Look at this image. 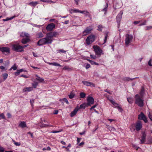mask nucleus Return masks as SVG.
<instances>
[{
	"label": "nucleus",
	"mask_w": 152,
	"mask_h": 152,
	"mask_svg": "<svg viewBox=\"0 0 152 152\" xmlns=\"http://www.w3.org/2000/svg\"><path fill=\"white\" fill-rule=\"evenodd\" d=\"M107 128L111 131L114 132L115 131V129L113 127L110 126H107Z\"/></svg>",
	"instance_id": "obj_29"
},
{
	"label": "nucleus",
	"mask_w": 152,
	"mask_h": 152,
	"mask_svg": "<svg viewBox=\"0 0 152 152\" xmlns=\"http://www.w3.org/2000/svg\"><path fill=\"white\" fill-rule=\"evenodd\" d=\"M138 119L139 120H143L145 123L148 122L147 119L143 113L141 112L138 116Z\"/></svg>",
	"instance_id": "obj_9"
},
{
	"label": "nucleus",
	"mask_w": 152,
	"mask_h": 152,
	"mask_svg": "<svg viewBox=\"0 0 152 152\" xmlns=\"http://www.w3.org/2000/svg\"><path fill=\"white\" fill-rule=\"evenodd\" d=\"M31 105L32 107L33 106V104L34 103V99H31L30 101Z\"/></svg>",
	"instance_id": "obj_49"
},
{
	"label": "nucleus",
	"mask_w": 152,
	"mask_h": 152,
	"mask_svg": "<svg viewBox=\"0 0 152 152\" xmlns=\"http://www.w3.org/2000/svg\"><path fill=\"white\" fill-rule=\"evenodd\" d=\"M38 84V83L37 82H35L34 83H32V86L34 88H36Z\"/></svg>",
	"instance_id": "obj_33"
},
{
	"label": "nucleus",
	"mask_w": 152,
	"mask_h": 152,
	"mask_svg": "<svg viewBox=\"0 0 152 152\" xmlns=\"http://www.w3.org/2000/svg\"><path fill=\"white\" fill-rule=\"evenodd\" d=\"M93 48L94 50L96 55L100 57L102 55L104 54V52L97 45H94Z\"/></svg>",
	"instance_id": "obj_3"
},
{
	"label": "nucleus",
	"mask_w": 152,
	"mask_h": 152,
	"mask_svg": "<svg viewBox=\"0 0 152 152\" xmlns=\"http://www.w3.org/2000/svg\"><path fill=\"white\" fill-rule=\"evenodd\" d=\"M0 117L2 119H5V117L3 113L0 114Z\"/></svg>",
	"instance_id": "obj_52"
},
{
	"label": "nucleus",
	"mask_w": 152,
	"mask_h": 152,
	"mask_svg": "<svg viewBox=\"0 0 152 152\" xmlns=\"http://www.w3.org/2000/svg\"><path fill=\"white\" fill-rule=\"evenodd\" d=\"M69 22V20H66L64 22H63L62 23L64 24H67Z\"/></svg>",
	"instance_id": "obj_61"
},
{
	"label": "nucleus",
	"mask_w": 152,
	"mask_h": 152,
	"mask_svg": "<svg viewBox=\"0 0 152 152\" xmlns=\"http://www.w3.org/2000/svg\"><path fill=\"white\" fill-rule=\"evenodd\" d=\"M135 126L137 131H139L140 130L142 127V124L141 122L140 121H138L137 122H136Z\"/></svg>",
	"instance_id": "obj_12"
},
{
	"label": "nucleus",
	"mask_w": 152,
	"mask_h": 152,
	"mask_svg": "<svg viewBox=\"0 0 152 152\" xmlns=\"http://www.w3.org/2000/svg\"><path fill=\"white\" fill-rule=\"evenodd\" d=\"M144 89L143 88H142L141 89L140 92V95H139V96H140V97L143 98V96H144Z\"/></svg>",
	"instance_id": "obj_26"
},
{
	"label": "nucleus",
	"mask_w": 152,
	"mask_h": 152,
	"mask_svg": "<svg viewBox=\"0 0 152 152\" xmlns=\"http://www.w3.org/2000/svg\"><path fill=\"white\" fill-rule=\"evenodd\" d=\"M33 88L31 87H26L23 89V91L25 92L26 91H32Z\"/></svg>",
	"instance_id": "obj_24"
},
{
	"label": "nucleus",
	"mask_w": 152,
	"mask_h": 152,
	"mask_svg": "<svg viewBox=\"0 0 152 152\" xmlns=\"http://www.w3.org/2000/svg\"><path fill=\"white\" fill-rule=\"evenodd\" d=\"M7 115L8 117V118H10L11 116V114L10 113H7Z\"/></svg>",
	"instance_id": "obj_60"
},
{
	"label": "nucleus",
	"mask_w": 152,
	"mask_h": 152,
	"mask_svg": "<svg viewBox=\"0 0 152 152\" xmlns=\"http://www.w3.org/2000/svg\"><path fill=\"white\" fill-rule=\"evenodd\" d=\"M132 146L134 148L136 149L137 150H138L139 148H140L139 147H138L136 145L133 144Z\"/></svg>",
	"instance_id": "obj_44"
},
{
	"label": "nucleus",
	"mask_w": 152,
	"mask_h": 152,
	"mask_svg": "<svg viewBox=\"0 0 152 152\" xmlns=\"http://www.w3.org/2000/svg\"><path fill=\"white\" fill-rule=\"evenodd\" d=\"M80 97L82 98H84L86 96L85 94L84 93H83V92H81L80 93Z\"/></svg>",
	"instance_id": "obj_38"
},
{
	"label": "nucleus",
	"mask_w": 152,
	"mask_h": 152,
	"mask_svg": "<svg viewBox=\"0 0 152 152\" xmlns=\"http://www.w3.org/2000/svg\"><path fill=\"white\" fill-rule=\"evenodd\" d=\"M46 63L49 65H52L54 66H61V65L59 64L56 62L50 63L49 62H46Z\"/></svg>",
	"instance_id": "obj_23"
},
{
	"label": "nucleus",
	"mask_w": 152,
	"mask_h": 152,
	"mask_svg": "<svg viewBox=\"0 0 152 152\" xmlns=\"http://www.w3.org/2000/svg\"><path fill=\"white\" fill-rule=\"evenodd\" d=\"M22 46L18 44H14L12 45V49L18 52H21L23 51L22 49Z\"/></svg>",
	"instance_id": "obj_5"
},
{
	"label": "nucleus",
	"mask_w": 152,
	"mask_h": 152,
	"mask_svg": "<svg viewBox=\"0 0 152 152\" xmlns=\"http://www.w3.org/2000/svg\"><path fill=\"white\" fill-rule=\"evenodd\" d=\"M13 142L14 144L16 146H20V142H16L15 141H14Z\"/></svg>",
	"instance_id": "obj_46"
},
{
	"label": "nucleus",
	"mask_w": 152,
	"mask_h": 152,
	"mask_svg": "<svg viewBox=\"0 0 152 152\" xmlns=\"http://www.w3.org/2000/svg\"><path fill=\"white\" fill-rule=\"evenodd\" d=\"M30 41V39L29 37L27 38L26 39H23L21 41V42L23 44H25Z\"/></svg>",
	"instance_id": "obj_22"
},
{
	"label": "nucleus",
	"mask_w": 152,
	"mask_h": 152,
	"mask_svg": "<svg viewBox=\"0 0 152 152\" xmlns=\"http://www.w3.org/2000/svg\"><path fill=\"white\" fill-rule=\"evenodd\" d=\"M152 61V59L151 58L148 62V65L150 66H152L151 62Z\"/></svg>",
	"instance_id": "obj_45"
},
{
	"label": "nucleus",
	"mask_w": 152,
	"mask_h": 152,
	"mask_svg": "<svg viewBox=\"0 0 152 152\" xmlns=\"http://www.w3.org/2000/svg\"><path fill=\"white\" fill-rule=\"evenodd\" d=\"M146 134L145 132H143L142 134L141 139H140V143L143 144L145 141Z\"/></svg>",
	"instance_id": "obj_17"
},
{
	"label": "nucleus",
	"mask_w": 152,
	"mask_h": 152,
	"mask_svg": "<svg viewBox=\"0 0 152 152\" xmlns=\"http://www.w3.org/2000/svg\"><path fill=\"white\" fill-rule=\"evenodd\" d=\"M107 98V99L109 100L113 104L114 107L117 108L120 112H122L123 111V110L121 107L119 106L118 104L116 103L113 100L109 99L108 97Z\"/></svg>",
	"instance_id": "obj_7"
},
{
	"label": "nucleus",
	"mask_w": 152,
	"mask_h": 152,
	"mask_svg": "<svg viewBox=\"0 0 152 152\" xmlns=\"http://www.w3.org/2000/svg\"><path fill=\"white\" fill-rule=\"evenodd\" d=\"M13 69V70H15L17 69V67L16 66L15 64H14L10 68V70Z\"/></svg>",
	"instance_id": "obj_39"
},
{
	"label": "nucleus",
	"mask_w": 152,
	"mask_h": 152,
	"mask_svg": "<svg viewBox=\"0 0 152 152\" xmlns=\"http://www.w3.org/2000/svg\"><path fill=\"white\" fill-rule=\"evenodd\" d=\"M122 6V5L121 4L120 6H116L115 5H113V7L114 8L115 10H116L117 9L119 8H120L121 6Z\"/></svg>",
	"instance_id": "obj_40"
},
{
	"label": "nucleus",
	"mask_w": 152,
	"mask_h": 152,
	"mask_svg": "<svg viewBox=\"0 0 152 152\" xmlns=\"http://www.w3.org/2000/svg\"><path fill=\"white\" fill-rule=\"evenodd\" d=\"M107 33H107V34H106V35L105 36V38L104 39V43L102 44V45L104 44V43H106V42L107 39Z\"/></svg>",
	"instance_id": "obj_43"
},
{
	"label": "nucleus",
	"mask_w": 152,
	"mask_h": 152,
	"mask_svg": "<svg viewBox=\"0 0 152 152\" xmlns=\"http://www.w3.org/2000/svg\"><path fill=\"white\" fill-rule=\"evenodd\" d=\"M152 143V137H149L148 138V143H146L147 144H149L150 143Z\"/></svg>",
	"instance_id": "obj_37"
},
{
	"label": "nucleus",
	"mask_w": 152,
	"mask_h": 152,
	"mask_svg": "<svg viewBox=\"0 0 152 152\" xmlns=\"http://www.w3.org/2000/svg\"><path fill=\"white\" fill-rule=\"evenodd\" d=\"M102 26L101 25H99L98 26V30L100 31H101L102 30Z\"/></svg>",
	"instance_id": "obj_41"
},
{
	"label": "nucleus",
	"mask_w": 152,
	"mask_h": 152,
	"mask_svg": "<svg viewBox=\"0 0 152 152\" xmlns=\"http://www.w3.org/2000/svg\"><path fill=\"white\" fill-rule=\"evenodd\" d=\"M109 2L108 0H106V3L105 5L104 6V8L102 10V11L104 12V14H106L107 10V8L108 6V2Z\"/></svg>",
	"instance_id": "obj_16"
},
{
	"label": "nucleus",
	"mask_w": 152,
	"mask_h": 152,
	"mask_svg": "<svg viewBox=\"0 0 152 152\" xmlns=\"http://www.w3.org/2000/svg\"><path fill=\"white\" fill-rule=\"evenodd\" d=\"M29 36V34L26 32H22L20 33V36L21 37L28 38Z\"/></svg>",
	"instance_id": "obj_18"
},
{
	"label": "nucleus",
	"mask_w": 152,
	"mask_h": 152,
	"mask_svg": "<svg viewBox=\"0 0 152 152\" xmlns=\"http://www.w3.org/2000/svg\"><path fill=\"white\" fill-rule=\"evenodd\" d=\"M36 80L38 81L39 83H42L44 81V79L39 77V78H36Z\"/></svg>",
	"instance_id": "obj_27"
},
{
	"label": "nucleus",
	"mask_w": 152,
	"mask_h": 152,
	"mask_svg": "<svg viewBox=\"0 0 152 152\" xmlns=\"http://www.w3.org/2000/svg\"><path fill=\"white\" fill-rule=\"evenodd\" d=\"M127 101L129 103H132L133 102V99L132 98L129 97L127 98Z\"/></svg>",
	"instance_id": "obj_32"
},
{
	"label": "nucleus",
	"mask_w": 152,
	"mask_h": 152,
	"mask_svg": "<svg viewBox=\"0 0 152 152\" xmlns=\"http://www.w3.org/2000/svg\"><path fill=\"white\" fill-rule=\"evenodd\" d=\"M95 40V37L94 35H91L88 36L86 39V43L87 45H89L93 42Z\"/></svg>",
	"instance_id": "obj_6"
},
{
	"label": "nucleus",
	"mask_w": 152,
	"mask_h": 152,
	"mask_svg": "<svg viewBox=\"0 0 152 152\" xmlns=\"http://www.w3.org/2000/svg\"><path fill=\"white\" fill-rule=\"evenodd\" d=\"M42 25H37V24H34V26L36 27H38V28H40L41 27Z\"/></svg>",
	"instance_id": "obj_55"
},
{
	"label": "nucleus",
	"mask_w": 152,
	"mask_h": 152,
	"mask_svg": "<svg viewBox=\"0 0 152 152\" xmlns=\"http://www.w3.org/2000/svg\"><path fill=\"white\" fill-rule=\"evenodd\" d=\"M135 103L139 106L142 107L144 105V100L143 98L140 97L139 95L137 94L135 96Z\"/></svg>",
	"instance_id": "obj_2"
},
{
	"label": "nucleus",
	"mask_w": 152,
	"mask_h": 152,
	"mask_svg": "<svg viewBox=\"0 0 152 152\" xmlns=\"http://www.w3.org/2000/svg\"><path fill=\"white\" fill-rule=\"evenodd\" d=\"M88 102L87 105L90 106L94 103V100L93 98L91 96L88 97L87 99Z\"/></svg>",
	"instance_id": "obj_14"
},
{
	"label": "nucleus",
	"mask_w": 152,
	"mask_h": 152,
	"mask_svg": "<svg viewBox=\"0 0 152 152\" xmlns=\"http://www.w3.org/2000/svg\"><path fill=\"white\" fill-rule=\"evenodd\" d=\"M82 83L84 85L86 86H90L93 87H95V84L92 82L86 81H83Z\"/></svg>",
	"instance_id": "obj_15"
},
{
	"label": "nucleus",
	"mask_w": 152,
	"mask_h": 152,
	"mask_svg": "<svg viewBox=\"0 0 152 152\" xmlns=\"http://www.w3.org/2000/svg\"><path fill=\"white\" fill-rule=\"evenodd\" d=\"M75 96V94L72 93H71L69 95V98L72 99Z\"/></svg>",
	"instance_id": "obj_36"
},
{
	"label": "nucleus",
	"mask_w": 152,
	"mask_h": 152,
	"mask_svg": "<svg viewBox=\"0 0 152 152\" xmlns=\"http://www.w3.org/2000/svg\"><path fill=\"white\" fill-rule=\"evenodd\" d=\"M134 79V78H131L129 77H125L124 78V81H129L130 80H132Z\"/></svg>",
	"instance_id": "obj_34"
},
{
	"label": "nucleus",
	"mask_w": 152,
	"mask_h": 152,
	"mask_svg": "<svg viewBox=\"0 0 152 152\" xmlns=\"http://www.w3.org/2000/svg\"><path fill=\"white\" fill-rule=\"evenodd\" d=\"M57 34L56 32H52L48 33L45 37L40 39L37 42V45L41 46L48 44H51L52 42V38L56 37Z\"/></svg>",
	"instance_id": "obj_1"
},
{
	"label": "nucleus",
	"mask_w": 152,
	"mask_h": 152,
	"mask_svg": "<svg viewBox=\"0 0 152 152\" xmlns=\"http://www.w3.org/2000/svg\"><path fill=\"white\" fill-rule=\"evenodd\" d=\"M39 3L37 1H32L28 4V5H31V6L35 7L37 4H38Z\"/></svg>",
	"instance_id": "obj_21"
},
{
	"label": "nucleus",
	"mask_w": 152,
	"mask_h": 152,
	"mask_svg": "<svg viewBox=\"0 0 152 152\" xmlns=\"http://www.w3.org/2000/svg\"><path fill=\"white\" fill-rule=\"evenodd\" d=\"M92 30V28L91 26H89L86 28L83 31V36H85L91 33Z\"/></svg>",
	"instance_id": "obj_10"
},
{
	"label": "nucleus",
	"mask_w": 152,
	"mask_h": 152,
	"mask_svg": "<svg viewBox=\"0 0 152 152\" xmlns=\"http://www.w3.org/2000/svg\"><path fill=\"white\" fill-rule=\"evenodd\" d=\"M79 109L78 107H76L75 108L71 113L70 116L72 117L75 116L79 110Z\"/></svg>",
	"instance_id": "obj_19"
},
{
	"label": "nucleus",
	"mask_w": 152,
	"mask_h": 152,
	"mask_svg": "<svg viewBox=\"0 0 152 152\" xmlns=\"http://www.w3.org/2000/svg\"><path fill=\"white\" fill-rule=\"evenodd\" d=\"M90 56L91 58H92L93 59H96V56L93 55H90Z\"/></svg>",
	"instance_id": "obj_47"
},
{
	"label": "nucleus",
	"mask_w": 152,
	"mask_h": 152,
	"mask_svg": "<svg viewBox=\"0 0 152 152\" xmlns=\"http://www.w3.org/2000/svg\"><path fill=\"white\" fill-rule=\"evenodd\" d=\"M4 149L2 147L0 146V152H4Z\"/></svg>",
	"instance_id": "obj_50"
},
{
	"label": "nucleus",
	"mask_w": 152,
	"mask_h": 152,
	"mask_svg": "<svg viewBox=\"0 0 152 152\" xmlns=\"http://www.w3.org/2000/svg\"><path fill=\"white\" fill-rule=\"evenodd\" d=\"M97 105L96 104L95 105H94L92 106L90 108V110H92V109H93L94 108H95V107H96L97 106Z\"/></svg>",
	"instance_id": "obj_56"
},
{
	"label": "nucleus",
	"mask_w": 152,
	"mask_h": 152,
	"mask_svg": "<svg viewBox=\"0 0 152 152\" xmlns=\"http://www.w3.org/2000/svg\"><path fill=\"white\" fill-rule=\"evenodd\" d=\"M81 139L78 137L77 138V144H78L80 142Z\"/></svg>",
	"instance_id": "obj_63"
},
{
	"label": "nucleus",
	"mask_w": 152,
	"mask_h": 152,
	"mask_svg": "<svg viewBox=\"0 0 152 152\" xmlns=\"http://www.w3.org/2000/svg\"><path fill=\"white\" fill-rule=\"evenodd\" d=\"M146 22L145 21L144 22H143L142 23L140 24L139 25L140 26H142L145 25L146 24Z\"/></svg>",
	"instance_id": "obj_62"
},
{
	"label": "nucleus",
	"mask_w": 152,
	"mask_h": 152,
	"mask_svg": "<svg viewBox=\"0 0 152 152\" xmlns=\"http://www.w3.org/2000/svg\"><path fill=\"white\" fill-rule=\"evenodd\" d=\"M133 38L132 35L127 34L125 35V44L126 46H128L132 42Z\"/></svg>",
	"instance_id": "obj_4"
},
{
	"label": "nucleus",
	"mask_w": 152,
	"mask_h": 152,
	"mask_svg": "<svg viewBox=\"0 0 152 152\" xmlns=\"http://www.w3.org/2000/svg\"><path fill=\"white\" fill-rule=\"evenodd\" d=\"M20 72L19 71H18V69L17 70V72L15 73L14 74L16 76L18 75L20 73Z\"/></svg>",
	"instance_id": "obj_48"
},
{
	"label": "nucleus",
	"mask_w": 152,
	"mask_h": 152,
	"mask_svg": "<svg viewBox=\"0 0 152 152\" xmlns=\"http://www.w3.org/2000/svg\"><path fill=\"white\" fill-rule=\"evenodd\" d=\"M69 12L71 14L74 13V10L73 9H70L69 10Z\"/></svg>",
	"instance_id": "obj_57"
},
{
	"label": "nucleus",
	"mask_w": 152,
	"mask_h": 152,
	"mask_svg": "<svg viewBox=\"0 0 152 152\" xmlns=\"http://www.w3.org/2000/svg\"><path fill=\"white\" fill-rule=\"evenodd\" d=\"M80 13L84 14L86 16H88L89 17L91 16V15L90 13L87 10H86L83 11L80 10Z\"/></svg>",
	"instance_id": "obj_20"
},
{
	"label": "nucleus",
	"mask_w": 152,
	"mask_h": 152,
	"mask_svg": "<svg viewBox=\"0 0 152 152\" xmlns=\"http://www.w3.org/2000/svg\"><path fill=\"white\" fill-rule=\"evenodd\" d=\"M1 51L3 53H6L7 54H9L10 53V48L7 47H1Z\"/></svg>",
	"instance_id": "obj_13"
},
{
	"label": "nucleus",
	"mask_w": 152,
	"mask_h": 152,
	"mask_svg": "<svg viewBox=\"0 0 152 152\" xmlns=\"http://www.w3.org/2000/svg\"><path fill=\"white\" fill-rule=\"evenodd\" d=\"M66 52V51L63 50V49H61L59 50V52L61 53H65Z\"/></svg>",
	"instance_id": "obj_51"
},
{
	"label": "nucleus",
	"mask_w": 152,
	"mask_h": 152,
	"mask_svg": "<svg viewBox=\"0 0 152 152\" xmlns=\"http://www.w3.org/2000/svg\"><path fill=\"white\" fill-rule=\"evenodd\" d=\"M55 25L53 23H51L48 24L46 27V29L47 31H52L55 27Z\"/></svg>",
	"instance_id": "obj_11"
},
{
	"label": "nucleus",
	"mask_w": 152,
	"mask_h": 152,
	"mask_svg": "<svg viewBox=\"0 0 152 152\" xmlns=\"http://www.w3.org/2000/svg\"><path fill=\"white\" fill-rule=\"evenodd\" d=\"M74 13L80 12V10L77 9H74Z\"/></svg>",
	"instance_id": "obj_54"
},
{
	"label": "nucleus",
	"mask_w": 152,
	"mask_h": 152,
	"mask_svg": "<svg viewBox=\"0 0 152 152\" xmlns=\"http://www.w3.org/2000/svg\"><path fill=\"white\" fill-rule=\"evenodd\" d=\"M152 28V26H147L146 27V30H148L150 29H151Z\"/></svg>",
	"instance_id": "obj_53"
},
{
	"label": "nucleus",
	"mask_w": 152,
	"mask_h": 152,
	"mask_svg": "<svg viewBox=\"0 0 152 152\" xmlns=\"http://www.w3.org/2000/svg\"><path fill=\"white\" fill-rule=\"evenodd\" d=\"M19 126L21 127L22 128H24L26 127V124L25 122L21 121L20 122V123Z\"/></svg>",
	"instance_id": "obj_25"
},
{
	"label": "nucleus",
	"mask_w": 152,
	"mask_h": 152,
	"mask_svg": "<svg viewBox=\"0 0 152 152\" xmlns=\"http://www.w3.org/2000/svg\"><path fill=\"white\" fill-rule=\"evenodd\" d=\"M61 131H52L51 132L53 133H59V132H61Z\"/></svg>",
	"instance_id": "obj_58"
},
{
	"label": "nucleus",
	"mask_w": 152,
	"mask_h": 152,
	"mask_svg": "<svg viewBox=\"0 0 152 152\" xmlns=\"http://www.w3.org/2000/svg\"><path fill=\"white\" fill-rule=\"evenodd\" d=\"M90 67V65L89 64H87L86 65V69H88Z\"/></svg>",
	"instance_id": "obj_59"
},
{
	"label": "nucleus",
	"mask_w": 152,
	"mask_h": 152,
	"mask_svg": "<svg viewBox=\"0 0 152 152\" xmlns=\"http://www.w3.org/2000/svg\"><path fill=\"white\" fill-rule=\"evenodd\" d=\"M123 14V12L122 11H121L116 17V22L118 24V28H119L120 26V22L122 19Z\"/></svg>",
	"instance_id": "obj_8"
},
{
	"label": "nucleus",
	"mask_w": 152,
	"mask_h": 152,
	"mask_svg": "<svg viewBox=\"0 0 152 152\" xmlns=\"http://www.w3.org/2000/svg\"><path fill=\"white\" fill-rule=\"evenodd\" d=\"M148 117L150 120L152 121V115L149 114L148 115Z\"/></svg>",
	"instance_id": "obj_64"
},
{
	"label": "nucleus",
	"mask_w": 152,
	"mask_h": 152,
	"mask_svg": "<svg viewBox=\"0 0 152 152\" xmlns=\"http://www.w3.org/2000/svg\"><path fill=\"white\" fill-rule=\"evenodd\" d=\"M37 36L38 38H40L43 37L44 36V35L42 33L39 32L37 34Z\"/></svg>",
	"instance_id": "obj_28"
},
{
	"label": "nucleus",
	"mask_w": 152,
	"mask_h": 152,
	"mask_svg": "<svg viewBox=\"0 0 152 152\" xmlns=\"http://www.w3.org/2000/svg\"><path fill=\"white\" fill-rule=\"evenodd\" d=\"M2 76L3 77L4 81L7 78L8 75L7 73H5L3 74Z\"/></svg>",
	"instance_id": "obj_35"
},
{
	"label": "nucleus",
	"mask_w": 152,
	"mask_h": 152,
	"mask_svg": "<svg viewBox=\"0 0 152 152\" xmlns=\"http://www.w3.org/2000/svg\"><path fill=\"white\" fill-rule=\"evenodd\" d=\"M87 60L92 65H99V64L98 63H97L95 62L92 61L89 59H88Z\"/></svg>",
	"instance_id": "obj_31"
},
{
	"label": "nucleus",
	"mask_w": 152,
	"mask_h": 152,
	"mask_svg": "<svg viewBox=\"0 0 152 152\" xmlns=\"http://www.w3.org/2000/svg\"><path fill=\"white\" fill-rule=\"evenodd\" d=\"M60 101H61L62 100H63L66 103V104H69V102L68 100L66 98H64L62 99H60Z\"/></svg>",
	"instance_id": "obj_42"
},
{
	"label": "nucleus",
	"mask_w": 152,
	"mask_h": 152,
	"mask_svg": "<svg viewBox=\"0 0 152 152\" xmlns=\"http://www.w3.org/2000/svg\"><path fill=\"white\" fill-rule=\"evenodd\" d=\"M87 105V104L83 103L81 104L80 106V107L79 108V109H84L85 108L86 105Z\"/></svg>",
	"instance_id": "obj_30"
}]
</instances>
